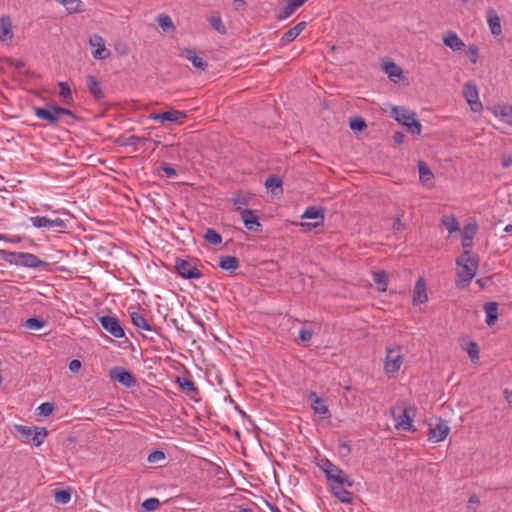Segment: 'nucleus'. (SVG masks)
Segmentation results:
<instances>
[{
    "label": "nucleus",
    "instance_id": "nucleus-1",
    "mask_svg": "<svg viewBox=\"0 0 512 512\" xmlns=\"http://www.w3.org/2000/svg\"><path fill=\"white\" fill-rule=\"evenodd\" d=\"M319 467L324 472L331 489L352 487L353 480L329 459H322Z\"/></svg>",
    "mask_w": 512,
    "mask_h": 512
},
{
    "label": "nucleus",
    "instance_id": "nucleus-2",
    "mask_svg": "<svg viewBox=\"0 0 512 512\" xmlns=\"http://www.w3.org/2000/svg\"><path fill=\"white\" fill-rule=\"evenodd\" d=\"M0 256L6 262L28 268H45L48 263L39 259L36 255L27 252H10L0 250Z\"/></svg>",
    "mask_w": 512,
    "mask_h": 512
},
{
    "label": "nucleus",
    "instance_id": "nucleus-3",
    "mask_svg": "<svg viewBox=\"0 0 512 512\" xmlns=\"http://www.w3.org/2000/svg\"><path fill=\"white\" fill-rule=\"evenodd\" d=\"M478 262V256L468 250H465L463 254L456 259V264L461 267L457 273L461 282L469 283L474 278L478 268Z\"/></svg>",
    "mask_w": 512,
    "mask_h": 512
},
{
    "label": "nucleus",
    "instance_id": "nucleus-4",
    "mask_svg": "<svg viewBox=\"0 0 512 512\" xmlns=\"http://www.w3.org/2000/svg\"><path fill=\"white\" fill-rule=\"evenodd\" d=\"M391 116L400 124L405 125L413 135H420L422 126L416 119V113L400 106H393L390 111Z\"/></svg>",
    "mask_w": 512,
    "mask_h": 512
},
{
    "label": "nucleus",
    "instance_id": "nucleus-5",
    "mask_svg": "<svg viewBox=\"0 0 512 512\" xmlns=\"http://www.w3.org/2000/svg\"><path fill=\"white\" fill-rule=\"evenodd\" d=\"M392 415L395 420V427L405 431H412L413 418L415 416V409L413 407H406L404 409L393 408Z\"/></svg>",
    "mask_w": 512,
    "mask_h": 512
},
{
    "label": "nucleus",
    "instance_id": "nucleus-6",
    "mask_svg": "<svg viewBox=\"0 0 512 512\" xmlns=\"http://www.w3.org/2000/svg\"><path fill=\"white\" fill-rule=\"evenodd\" d=\"M404 358L400 353V347L386 348V357L384 361V372L386 375L396 373L403 364Z\"/></svg>",
    "mask_w": 512,
    "mask_h": 512
},
{
    "label": "nucleus",
    "instance_id": "nucleus-7",
    "mask_svg": "<svg viewBox=\"0 0 512 512\" xmlns=\"http://www.w3.org/2000/svg\"><path fill=\"white\" fill-rule=\"evenodd\" d=\"M175 270L179 276L185 279H199L202 273L197 269L193 259L186 260L177 258L175 260Z\"/></svg>",
    "mask_w": 512,
    "mask_h": 512
},
{
    "label": "nucleus",
    "instance_id": "nucleus-8",
    "mask_svg": "<svg viewBox=\"0 0 512 512\" xmlns=\"http://www.w3.org/2000/svg\"><path fill=\"white\" fill-rule=\"evenodd\" d=\"M99 323L105 331L115 338L125 337V331L120 320L114 315H105L98 318Z\"/></svg>",
    "mask_w": 512,
    "mask_h": 512
},
{
    "label": "nucleus",
    "instance_id": "nucleus-9",
    "mask_svg": "<svg viewBox=\"0 0 512 512\" xmlns=\"http://www.w3.org/2000/svg\"><path fill=\"white\" fill-rule=\"evenodd\" d=\"M463 96L466 99L472 111L479 112L482 110L483 106L481 101L479 100L478 89L475 83L468 81L464 84Z\"/></svg>",
    "mask_w": 512,
    "mask_h": 512
},
{
    "label": "nucleus",
    "instance_id": "nucleus-10",
    "mask_svg": "<svg viewBox=\"0 0 512 512\" xmlns=\"http://www.w3.org/2000/svg\"><path fill=\"white\" fill-rule=\"evenodd\" d=\"M302 219H315L314 223L302 222L301 226L312 230L317 228L318 226L323 225L324 222V209L316 206H309L306 208L304 213L301 216Z\"/></svg>",
    "mask_w": 512,
    "mask_h": 512
},
{
    "label": "nucleus",
    "instance_id": "nucleus-11",
    "mask_svg": "<svg viewBox=\"0 0 512 512\" xmlns=\"http://www.w3.org/2000/svg\"><path fill=\"white\" fill-rule=\"evenodd\" d=\"M30 221L36 228H56L59 232L67 229V223L60 218L50 219L44 216H35L31 217Z\"/></svg>",
    "mask_w": 512,
    "mask_h": 512
},
{
    "label": "nucleus",
    "instance_id": "nucleus-12",
    "mask_svg": "<svg viewBox=\"0 0 512 512\" xmlns=\"http://www.w3.org/2000/svg\"><path fill=\"white\" fill-rule=\"evenodd\" d=\"M109 375L112 380L119 382L127 388L133 387L136 383L134 375L122 367L116 366L111 368Z\"/></svg>",
    "mask_w": 512,
    "mask_h": 512
},
{
    "label": "nucleus",
    "instance_id": "nucleus-13",
    "mask_svg": "<svg viewBox=\"0 0 512 512\" xmlns=\"http://www.w3.org/2000/svg\"><path fill=\"white\" fill-rule=\"evenodd\" d=\"M237 211L240 213L241 219L246 229L254 232L261 231V223L255 211L251 209H243L240 206L237 207Z\"/></svg>",
    "mask_w": 512,
    "mask_h": 512
},
{
    "label": "nucleus",
    "instance_id": "nucleus-14",
    "mask_svg": "<svg viewBox=\"0 0 512 512\" xmlns=\"http://www.w3.org/2000/svg\"><path fill=\"white\" fill-rule=\"evenodd\" d=\"M310 406L315 414L321 415L323 418H330L331 413L326 404V400L319 397L315 392L311 391L307 396Z\"/></svg>",
    "mask_w": 512,
    "mask_h": 512
},
{
    "label": "nucleus",
    "instance_id": "nucleus-15",
    "mask_svg": "<svg viewBox=\"0 0 512 512\" xmlns=\"http://www.w3.org/2000/svg\"><path fill=\"white\" fill-rule=\"evenodd\" d=\"M450 428L448 422L439 419L435 427L429 429L428 439L433 442L443 441L449 434Z\"/></svg>",
    "mask_w": 512,
    "mask_h": 512
},
{
    "label": "nucleus",
    "instance_id": "nucleus-16",
    "mask_svg": "<svg viewBox=\"0 0 512 512\" xmlns=\"http://www.w3.org/2000/svg\"><path fill=\"white\" fill-rule=\"evenodd\" d=\"M33 110L38 118L47 121L49 124H56L58 122L55 105L49 104L48 108L34 107Z\"/></svg>",
    "mask_w": 512,
    "mask_h": 512
},
{
    "label": "nucleus",
    "instance_id": "nucleus-17",
    "mask_svg": "<svg viewBox=\"0 0 512 512\" xmlns=\"http://www.w3.org/2000/svg\"><path fill=\"white\" fill-rule=\"evenodd\" d=\"M185 114L179 110H169L162 113H152L150 118L161 123L164 122H178L184 118Z\"/></svg>",
    "mask_w": 512,
    "mask_h": 512
},
{
    "label": "nucleus",
    "instance_id": "nucleus-18",
    "mask_svg": "<svg viewBox=\"0 0 512 512\" xmlns=\"http://www.w3.org/2000/svg\"><path fill=\"white\" fill-rule=\"evenodd\" d=\"M13 38L12 22L9 16L2 15L0 17V41L6 43Z\"/></svg>",
    "mask_w": 512,
    "mask_h": 512
},
{
    "label": "nucleus",
    "instance_id": "nucleus-19",
    "mask_svg": "<svg viewBox=\"0 0 512 512\" xmlns=\"http://www.w3.org/2000/svg\"><path fill=\"white\" fill-rule=\"evenodd\" d=\"M486 18L492 35H500L502 32L501 21L496 10L493 8H488L486 11Z\"/></svg>",
    "mask_w": 512,
    "mask_h": 512
},
{
    "label": "nucleus",
    "instance_id": "nucleus-20",
    "mask_svg": "<svg viewBox=\"0 0 512 512\" xmlns=\"http://www.w3.org/2000/svg\"><path fill=\"white\" fill-rule=\"evenodd\" d=\"M443 43L453 51H460L465 47L464 42L453 31L444 34Z\"/></svg>",
    "mask_w": 512,
    "mask_h": 512
},
{
    "label": "nucleus",
    "instance_id": "nucleus-21",
    "mask_svg": "<svg viewBox=\"0 0 512 512\" xmlns=\"http://www.w3.org/2000/svg\"><path fill=\"white\" fill-rule=\"evenodd\" d=\"M303 4L299 0H287V2L279 9L277 14L278 20H284L291 16Z\"/></svg>",
    "mask_w": 512,
    "mask_h": 512
},
{
    "label": "nucleus",
    "instance_id": "nucleus-22",
    "mask_svg": "<svg viewBox=\"0 0 512 512\" xmlns=\"http://www.w3.org/2000/svg\"><path fill=\"white\" fill-rule=\"evenodd\" d=\"M426 285L422 278H420L414 287L413 291V304L419 305L427 301Z\"/></svg>",
    "mask_w": 512,
    "mask_h": 512
},
{
    "label": "nucleus",
    "instance_id": "nucleus-23",
    "mask_svg": "<svg viewBox=\"0 0 512 512\" xmlns=\"http://www.w3.org/2000/svg\"><path fill=\"white\" fill-rule=\"evenodd\" d=\"M180 55L186 58L187 60L191 61L192 65L195 68L204 70L208 65L207 62L202 57L198 56L192 49L186 48L182 50Z\"/></svg>",
    "mask_w": 512,
    "mask_h": 512
},
{
    "label": "nucleus",
    "instance_id": "nucleus-24",
    "mask_svg": "<svg viewBox=\"0 0 512 512\" xmlns=\"http://www.w3.org/2000/svg\"><path fill=\"white\" fill-rule=\"evenodd\" d=\"M86 84L89 92L93 95L96 100H100L104 97L102 92L101 83L92 75L86 77Z\"/></svg>",
    "mask_w": 512,
    "mask_h": 512
},
{
    "label": "nucleus",
    "instance_id": "nucleus-25",
    "mask_svg": "<svg viewBox=\"0 0 512 512\" xmlns=\"http://www.w3.org/2000/svg\"><path fill=\"white\" fill-rule=\"evenodd\" d=\"M477 231V225L476 224H467L464 226L463 229V236H462V246L463 248L467 249L472 246L473 243V237Z\"/></svg>",
    "mask_w": 512,
    "mask_h": 512
},
{
    "label": "nucleus",
    "instance_id": "nucleus-26",
    "mask_svg": "<svg viewBox=\"0 0 512 512\" xmlns=\"http://www.w3.org/2000/svg\"><path fill=\"white\" fill-rule=\"evenodd\" d=\"M219 267L233 273L239 267V260L235 256H221Z\"/></svg>",
    "mask_w": 512,
    "mask_h": 512
},
{
    "label": "nucleus",
    "instance_id": "nucleus-27",
    "mask_svg": "<svg viewBox=\"0 0 512 512\" xmlns=\"http://www.w3.org/2000/svg\"><path fill=\"white\" fill-rule=\"evenodd\" d=\"M418 172H419V179L422 184L424 185H431L432 180L434 179V175L429 169V167L422 161L418 163Z\"/></svg>",
    "mask_w": 512,
    "mask_h": 512
},
{
    "label": "nucleus",
    "instance_id": "nucleus-28",
    "mask_svg": "<svg viewBox=\"0 0 512 512\" xmlns=\"http://www.w3.org/2000/svg\"><path fill=\"white\" fill-rule=\"evenodd\" d=\"M484 311L486 313V323L492 325L498 318V306L495 302H487L484 305Z\"/></svg>",
    "mask_w": 512,
    "mask_h": 512
},
{
    "label": "nucleus",
    "instance_id": "nucleus-29",
    "mask_svg": "<svg viewBox=\"0 0 512 512\" xmlns=\"http://www.w3.org/2000/svg\"><path fill=\"white\" fill-rule=\"evenodd\" d=\"M306 27V22H300L293 28L289 29L287 32L284 33L282 36V41L284 42H291L304 30Z\"/></svg>",
    "mask_w": 512,
    "mask_h": 512
},
{
    "label": "nucleus",
    "instance_id": "nucleus-30",
    "mask_svg": "<svg viewBox=\"0 0 512 512\" xmlns=\"http://www.w3.org/2000/svg\"><path fill=\"white\" fill-rule=\"evenodd\" d=\"M383 69L392 81H396V78H400L402 75V69L394 62H386Z\"/></svg>",
    "mask_w": 512,
    "mask_h": 512
},
{
    "label": "nucleus",
    "instance_id": "nucleus-31",
    "mask_svg": "<svg viewBox=\"0 0 512 512\" xmlns=\"http://www.w3.org/2000/svg\"><path fill=\"white\" fill-rule=\"evenodd\" d=\"M131 322L134 326L145 331H152V327L148 324L147 320L139 313L132 312L130 314Z\"/></svg>",
    "mask_w": 512,
    "mask_h": 512
},
{
    "label": "nucleus",
    "instance_id": "nucleus-32",
    "mask_svg": "<svg viewBox=\"0 0 512 512\" xmlns=\"http://www.w3.org/2000/svg\"><path fill=\"white\" fill-rule=\"evenodd\" d=\"M59 95L63 100L64 104L70 105L73 103L72 92L69 85L66 82H59Z\"/></svg>",
    "mask_w": 512,
    "mask_h": 512
},
{
    "label": "nucleus",
    "instance_id": "nucleus-33",
    "mask_svg": "<svg viewBox=\"0 0 512 512\" xmlns=\"http://www.w3.org/2000/svg\"><path fill=\"white\" fill-rule=\"evenodd\" d=\"M373 280L377 285V288L379 291H386L387 289V282L388 277L387 274L384 271L374 272L373 273Z\"/></svg>",
    "mask_w": 512,
    "mask_h": 512
},
{
    "label": "nucleus",
    "instance_id": "nucleus-34",
    "mask_svg": "<svg viewBox=\"0 0 512 512\" xmlns=\"http://www.w3.org/2000/svg\"><path fill=\"white\" fill-rule=\"evenodd\" d=\"M347 487L331 489L333 495L342 503H351L352 494L349 492Z\"/></svg>",
    "mask_w": 512,
    "mask_h": 512
},
{
    "label": "nucleus",
    "instance_id": "nucleus-35",
    "mask_svg": "<svg viewBox=\"0 0 512 512\" xmlns=\"http://www.w3.org/2000/svg\"><path fill=\"white\" fill-rule=\"evenodd\" d=\"M208 22L210 23V25L220 34L224 35L226 34L227 30H226V27L225 25L223 24L222 22V19L219 15L217 14H214V15H211L209 18H208Z\"/></svg>",
    "mask_w": 512,
    "mask_h": 512
},
{
    "label": "nucleus",
    "instance_id": "nucleus-36",
    "mask_svg": "<svg viewBox=\"0 0 512 512\" xmlns=\"http://www.w3.org/2000/svg\"><path fill=\"white\" fill-rule=\"evenodd\" d=\"M177 383L183 391L193 392L195 394L199 393L198 388L195 386L194 382L185 377H178Z\"/></svg>",
    "mask_w": 512,
    "mask_h": 512
},
{
    "label": "nucleus",
    "instance_id": "nucleus-37",
    "mask_svg": "<svg viewBox=\"0 0 512 512\" xmlns=\"http://www.w3.org/2000/svg\"><path fill=\"white\" fill-rule=\"evenodd\" d=\"M442 224L448 230L450 234L459 230V222L455 216L450 215L442 219Z\"/></svg>",
    "mask_w": 512,
    "mask_h": 512
},
{
    "label": "nucleus",
    "instance_id": "nucleus-38",
    "mask_svg": "<svg viewBox=\"0 0 512 512\" xmlns=\"http://www.w3.org/2000/svg\"><path fill=\"white\" fill-rule=\"evenodd\" d=\"M205 240L212 245H219L222 242V236L214 229L208 228L204 234Z\"/></svg>",
    "mask_w": 512,
    "mask_h": 512
},
{
    "label": "nucleus",
    "instance_id": "nucleus-39",
    "mask_svg": "<svg viewBox=\"0 0 512 512\" xmlns=\"http://www.w3.org/2000/svg\"><path fill=\"white\" fill-rule=\"evenodd\" d=\"M157 23L164 31H171L175 29L171 17L166 14L159 15L157 18Z\"/></svg>",
    "mask_w": 512,
    "mask_h": 512
},
{
    "label": "nucleus",
    "instance_id": "nucleus-40",
    "mask_svg": "<svg viewBox=\"0 0 512 512\" xmlns=\"http://www.w3.org/2000/svg\"><path fill=\"white\" fill-rule=\"evenodd\" d=\"M47 436L46 428L35 427L31 441L35 446H40Z\"/></svg>",
    "mask_w": 512,
    "mask_h": 512
},
{
    "label": "nucleus",
    "instance_id": "nucleus-41",
    "mask_svg": "<svg viewBox=\"0 0 512 512\" xmlns=\"http://www.w3.org/2000/svg\"><path fill=\"white\" fill-rule=\"evenodd\" d=\"M146 140H147L146 138H141V137H138L135 135H131V136L125 137V138L124 137L119 138L117 140V143H119L120 145H123V146H135L139 143H143Z\"/></svg>",
    "mask_w": 512,
    "mask_h": 512
},
{
    "label": "nucleus",
    "instance_id": "nucleus-42",
    "mask_svg": "<svg viewBox=\"0 0 512 512\" xmlns=\"http://www.w3.org/2000/svg\"><path fill=\"white\" fill-rule=\"evenodd\" d=\"M16 431L19 433V436L24 441L31 440L33 436L34 429L28 426L24 425H17L15 426Z\"/></svg>",
    "mask_w": 512,
    "mask_h": 512
},
{
    "label": "nucleus",
    "instance_id": "nucleus-43",
    "mask_svg": "<svg viewBox=\"0 0 512 512\" xmlns=\"http://www.w3.org/2000/svg\"><path fill=\"white\" fill-rule=\"evenodd\" d=\"M349 126L350 129L354 132H361L367 127L364 119L361 117L351 118L349 121Z\"/></svg>",
    "mask_w": 512,
    "mask_h": 512
},
{
    "label": "nucleus",
    "instance_id": "nucleus-44",
    "mask_svg": "<svg viewBox=\"0 0 512 512\" xmlns=\"http://www.w3.org/2000/svg\"><path fill=\"white\" fill-rule=\"evenodd\" d=\"M265 186L275 193L276 189H282V180L277 176L268 177L265 181Z\"/></svg>",
    "mask_w": 512,
    "mask_h": 512
},
{
    "label": "nucleus",
    "instance_id": "nucleus-45",
    "mask_svg": "<svg viewBox=\"0 0 512 512\" xmlns=\"http://www.w3.org/2000/svg\"><path fill=\"white\" fill-rule=\"evenodd\" d=\"M251 197L247 194H239L234 196L231 201L235 205V209L237 210V207L240 206L243 208V206H248L250 202Z\"/></svg>",
    "mask_w": 512,
    "mask_h": 512
},
{
    "label": "nucleus",
    "instance_id": "nucleus-46",
    "mask_svg": "<svg viewBox=\"0 0 512 512\" xmlns=\"http://www.w3.org/2000/svg\"><path fill=\"white\" fill-rule=\"evenodd\" d=\"M466 351L473 363H476L479 360V348L477 343L470 342L466 348Z\"/></svg>",
    "mask_w": 512,
    "mask_h": 512
},
{
    "label": "nucleus",
    "instance_id": "nucleus-47",
    "mask_svg": "<svg viewBox=\"0 0 512 512\" xmlns=\"http://www.w3.org/2000/svg\"><path fill=\"white\" fill-rule=\"evenodd\" d=\"M45 325V321L39 318H29L25 322V327L31 330H39Z\"/></svg>",
    "mask_w": 512,
    "mask_h": 512
},
{
    "label": "nucleus",
    "instance_id": "nucleus-48",
    "mask_svg": "<svg viewBox=\"0 0 512 512\" xmlns=\"http://www.w3.org/2000/svg\"><path fill=\"white\" fill-rule=\"evenodd\" d=\"M71 494L68 490H56L55 491V501L57 503L66 504L70 501Z\"/></svg>",
    "mask_w": 512,
    "mask_h": 512
},
{
    "label": "nucleus",
    "instance_id": "nucleus-49",
    "mask_svg": "<svg viewBox=\"0 0 512 512\" xmlns=\"http://www.w3.org/2000/svg\"><path fill=\"white\" fill-rule=\"evenodd\" d=\"M160 504L158 498H148L142 503V508L146 511H154L159 508Z\"/></svg>",
    "mask_w": 512,
    "mask_h": 512
},
{
    "label": "nucleus",
    "instance_id": "nucleus-50",
    "mask_svg": "<svg viewBox=\"0 0 512 512\" xmlns=\"http://www.w3.org/2000/svg\"><path fill=\"white\" fill-rule=\"evenodd\" d=\"M54 404L53 403H50V402H45V403H42L38 408H37V411H38V415H42V416H49L53 413L54 411Z\"/></svg>",
    "mask_w": 512,
    "mask_h": 512
},
{
    "label": "nucleus",
    "instance_id": "nucleus-51",
    "mask_svg": "<svg viewBox=\"0 0 512 512\" xmlns=\"http://www.w3.org/2000/svg\"><path fill=\"white\" fill-rule=\"evenodd\" d=\"M166 456L162 450H155L148 455L147 461L149 463H158L165 460Z\"/></svg>",
    "mask_w": 512,
    "mask_h": 512
},
{
    "label": "nucleus",
    "instance_id": "nucleus-52",
    "mask_svg": "<svg viewBox=\"0 0 512 512\" xmlns=\"http://www.w3.org/2000/svg\"><path fill=\"white\" fill-rule=\"evenodd\" d=\"M109 55L108 50L105 47V44H101L100 46H97V49L93 52V57L95 59H105Z\"/></svg>",
    "mask_w": 512,
    "mask_h": 512
},
{
    "label": "nucleus",
    "instance_id": "nucleus-53",
    "mask_svg": "<svg viewBox=\"0 0 512 512\" xmlns=\"http://www.w3.org/2000/svg\"><path fill=\"white\" fill-rule=\"evenodd\" d=\"M467 54L472 64H476L479 58L478 48L475 45H471L468 48Z\"/></svg>",
    "mask_w": 512,
    "mask_h": 512
},
{
    "label": "nucleus",
    "instance_id": "nucleus-54",
    "mask_svg": "<svg viewBox=\"0 0 512 512\" xmlns=\"http://www.w3.org/2000/svg\"><path fill=\"white\" fill-rule=\"evenodd\" d=\"M161 170L166 174L167 177H174L176 175V170L169 165L168 163L163 162L161 164Z\"/></svg>",
    "mask_w": 512,
    "mask_h": 512
},
{
    "label": "nucleus",
    "instance_id": "nucleus-55",
    "mask_svg": "<svg viewBox=\"0 0 512 512\" xmlns=\"http://www.w3.org/2000/svg\"><path fill=\"white\" fill-rule=\"evenodd\" d=\"M313 332L309 329H301L299 331V339L302 342H309L312 338Z\"/></svg>",
    "mask_w": 512,
    "mask_h": 512
},
{
    "label": "nucleus",
    "instance_id": "nucleus-56",
    "mask_svg": "<svg viewBox=\"0 0 512 512\" xmlns=\"http://www.w3.org/2000/svg\"><path fill=\"white\" fill-rule=\"evenodd\" d=\"M56 113L58 120L60 119L61 115H69L71 117H75L74 113L71 110L59 106H56Z\"/></svg>",
    "mask_w": 512,
    "mask_h": 512
},
{
    "label": "nucleus",
    "instance_id": "nucleus-57",
    "mask_svg": "<svg viewBox=\"0 0 512 512\" xmlns=\"http://www.w3.org/2000/svg\"><path fill=\"white\" fill-rule=\"evenodd\" d=\"M501 115L505 118L507 123L512 124V108H503Z\"/></svg>",
    "mask_w": 512,
    "mask_h": 512
},
{
    "label": "nucleus",
    "instance_id": "nucleus-58",
    "mask_svg": "<svg viewBox=\"0 0 512 512\" xmlns=\"http://www.w3.org/2000/svg\"><path fill=\"white\" fill-rule=\"evenodd\" d=\"M89 43L92 46H100L101 44H104V41L101 36L95 34L92 37H90Z\"/></svg>",
    "mask_w": 512,
    "mask_h": 512
},
{
    "label": "nucleus",
    "instance_id": "nucleus-59",
    "mask_svg": "<svg viewBox=\"0 0 512 512\" xmlns=\"http://www.w3.org/2000/svg\"><path fill=\"white\" fill-rule=\"evenodd\" d=\"M81 368V362L77 359H73L70 363H69V369L70 371L72 372H78Z\"/></svg>",
    "mask_w": 512,
    "mask_h": 512
},
{
    "label": "nucleus",
    "instance_id": "nucleus-60",
    "mask_svg": "<svg viewBox=\"0 0 512 512\" xmlns=\"http://www.w3.org/2000/svg\"><path fill=\"white\" fill-rule=\"evenodd\" d=\"M405 135L402 132H395L393 135V141L395 144L400 145L404 142Z\"/></svg>",
    "mask_w": 512,
    "mask_h": 512
},
{
    "label": "nucleus",
    "instance_id": "nucleus-61",
    "mask_svg": "<svg viewBox=\"0 0 512 512\" xmlns=\"http://www.w3.org/2000/svg\"><path fill=\"white\" fill-rule=\"evenodd\" d=\"M480 503V500H479V497L476 495V494H473L469 497V501H468V508L469 509H473L475 510L474 507H472L473 505H478Z\"/></svg>",
    "mask_w": 512,
    "mask_h": 512
},
{
    "label": "nucleus",
    "instance_id": "nucleus-62",
    "mask_svg": "<svg viewBox=\"0 0 512 512\" xmlns=\"http://www.w3.org/2000/svg\"><path fill=\"white\" fill-rule=\"evenodd\" d=\"M402 226H403V224H402V222H401L400 217H397V218L394 220V222H393V229H394L395 231H400V230H401V228H402Z\"/></svg>",
    "mask_w": 512,
    "mask_h": 512
},
{
    "label": "nucleus",
    "instance_id": "nucleus-63",
    "mask_svg": "<svg viewBox=\"0 0 512 512\" xmlns=\"http://www.w3.org/2000/svg\"><path fill=\"white\" fill-rule=\"evenodd\" d=\"M512 165V157H504L502 159V166L504 168H509Z\"/></svg>",
    "mask_w": 512,
    "mask_h": 512
},
{
    "label": "nucleus",
    "instance_id": "nucleus-64",
    "mask_svg": "<svg viewBox=\"0 0 512 512\" xmlns=\"http://www.w3.org/2000/svg\"><path fill=\"white\" fill-rule=\"evenodd\" d=\"M503 394H504L505 399L507 400V402H508L509 404H511V403H512V391H509L508 389H505V390L503 391Z\"/></svg>",
    "mask_w": 512,
    "mask_h": 512
}]
</instances>
